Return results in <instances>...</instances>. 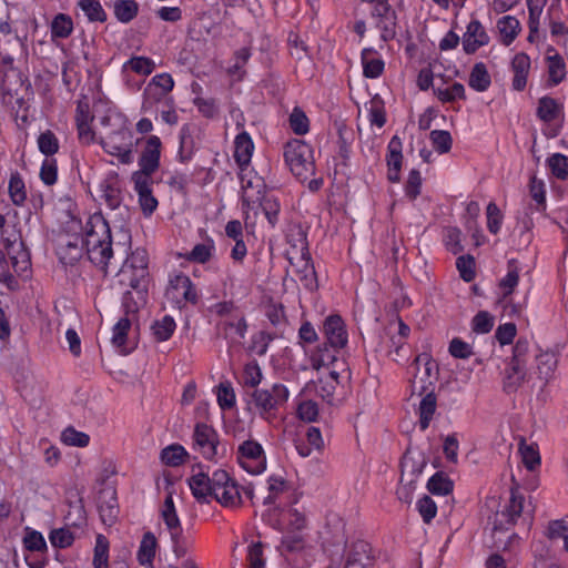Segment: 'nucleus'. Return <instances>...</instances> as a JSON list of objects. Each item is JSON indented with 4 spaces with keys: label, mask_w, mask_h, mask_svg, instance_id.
<instances>
[{
    "label": "nucleus",
    "mask_w": 568,
    "mask_h": 568,
    "mask_svg": "<svg viewBox=\"0 0 568 568\" xmlns=\"http://www.w3.org/2000/svg\"><path fill=\"white\" fill-rule=\"evenodd\" d=\"M68 233L60 234L55 253L64 265L75 264L83 255V248L91 263L105 274L113 257L112 235L108 221L101 213L89 216L84 227L81 220L71 216Z\"/></svg>",
    "instance_id": "1"
},
{
    "label": "nucleus",
    "mask_w": 568,
    "mask_h": 568,
    "mask_svg": "<svg viewBox=\"0 0 568 568\" xmlns=\"http://www.w3.org/2000/svg\"><path fill=\"white\" fill-rule=\"evenodd\" d=\"M189 487L200 504H209L215 499L223 507L235 508L242 504L237 484L223 469L215 470L212 476L197 473L189 478Z\"/></svg>",
    "instance_id": "2"
},
{
    "label": "nucleus",
    "mask_w": 568,
    "mask_h": 568,
    "mask_svg": "<svg viewBox=\"0 0 568 568\" xmlns=\"http://www.w3.org/2000/svg\"><path fill=\"white\" fill-rule=\"evenodd\" d=\"M14 57L0 48V93L2 103L16 112L17 119L28 120V102L19 95L24 85L22 73L13 67Z\"/></svg>",
    "instance_id": "3"
},
{
    "label": "nucleus",
    "mask_w": 568,
    "mask_h": 568,
    "mask_svg": "<svg viewBox=\"0 0 568 568\" xmlns=\"http://www.w3.org/2000/svg\"><path fill=\"white\" fill-rule=\"evenodd\" d=\"M119 283L138 292L146 291L149 283V254L136 247L123 262L118 273Z\"/></svg>",
    "instance_id": "4"
},
{
    "label": "nucleus",
    "mask_w": 568,
    "mask_h": 568,
    "mask_svg": "<svg viewBox=\"0 0 568 568\" xmlns=\"http://www.w3.org/2000/svg\"><path fill=\"white\" fill-rule=\"evenodd\" d=\"M160 517L170 535L173 552L178 558H183L193 547V540L183 531L172 494L169 493L160 509Z\"/></svg>",
    "instance_id": "5"
},
{
    "label": "nucleus",
    "mask_w": 568,
    "mask_h": 568,
    "mask_svg": "<svg viewBox=\"0 0 568 568\" xmlns=\"http://www.w3.org/2000/svg\"><path fill=\"white\" fill-rule=\"evenodd\" d=\"M285 163L291 172L301 181L307 180L315 173L313 149L302 140H291L284 146Z\"/></svg>",
    "instance_id": "6"
},
{
    "label": "nucleus",
    "mask_w": 568,
    "mask_h": 568,
    "mask_svg": "<svg viewBox=\"0 0 568 568\" xmlns=\"http://www.w3.org/2000/svg\"><path fill=\"white\" fill-rule=\"evenodd\" d=\"M192 439L193 450L200 453L206 460L217 462L227 455L226 444L220 440L217 432L211 425L195 424Z\"/></svg>",
    "instance_id": "7"
},
{
    "label": "nucleus",
    "mask_w": 568,
    "mask_h": 568,
    "mask_svg": "<svg viewBox=\"0 0 568 568\" xmlns=\"http://www.w3.org/2000/svg\"><path fill=\"white\" fill-rule=\"evenodd\" d=\"M251 397L248 405H253L258 415L268 419L274 412L284 405L290 396V392L284 384H273L271 389L255 388L247 393Z\"/></svg>",
    "instance_id": "8"
},
{
    "label": "nucleus",
    "mask_w": 568,
    "mask_h": 568,
    "mask_svg": "<svg viewBox=\"0 0 568 568\" xmlns=\"http://www.w3.org/2000/svg\"><path fill=\"white\" fill-rule=\"evenodd\" d=\"M532 513L534 509L530 505H525V498L518 488H511L510 498L499 514V524L517 525L520 521L526 528H529L532 523Z\"/></svg>",
    "instance_id": "9"
},
{
    "label": "nucleus",
    "mask_w": 568,
    "mask_h": 568,
    "mask_svg": "<svg viewBox=\"0 0 568 568\" xmlns=\"http://www.w3.org/2000/svg\"><path fill=\"white\" fill-rule=\"evenodd\" d=\"M240 466L252 475H260L266 469V455L260 443L253 439L243 442L237 448Z\"/></svg>",
    "instance_id": "10"
},
{
    "label": "nucleus",
    "mask_w": 568,
    "mask_h": 568,
    "mask_svg": "<svg viewBox=\"0 0 568 568\" xmlns=\"http://www.w3.org/2000/svg\"><path fill=\"white\" fill-rule=\"evenodd\" d=\"M99 143L110 155L115 156L123 164L132 162V149L134 145L131 129L110 136H100Z\"/></svg>",
    "instance_id": "11"
},
{
    "label": "nucleus",
    "mask_w": 568,
    "mask_h": 568,
    "mask_svg": "<svg viewBox=\"0 0 568 568\" xmlns=\"http://www.w3.org/2000/svg\"><path fill=\"white\" fill-rule=\"evenodd\" d=\"M166 296L179 307L185 306L186 303L196 304L199 301L195 285L184 273H178L170 277Z\"/></svg>",
    "instance_id": "12"
},
{
    "label": "nucleus",
    "mask_w": 568,
    "mask_h": 568,
    "mask_svg": "<svg viewBox=\"0 0 568 568\" xmlns=\"http://www.w3.org/2000/svg\"><path fill=\"white\" fill-rule=\"evenodd\" d=\"M412 367L416 371L412 379V387L414 392L418 389L422 395L429 389V386H433L432 377L436 375V364L430 354L422 353L416 356Z\"/></svg>",
    "instance_id": "13"
},
{
    "label": "nucleus",
    "mask_w": 568,
    "mask_h": 568,
    "mask_svg": "<svg viewBox=\"0 0 568 568\" xmlns=\"http://www.w3.org/2000/svg\"><path fill=\"white\" fill-rule=\"evenodd\" d=\"M161 140L156 135L149 136L145 148L139 159L140 170L132 175H145L152 178V174L159 169L161 154Z\"/></svg>",
    "instance_id": "14"
},
{
    "label": "nucleus",
    "mask_w": 568,
    "mask_h": 568,
    "mask_svg": "<svg viewBox=\"0 0 568 568\" xmlns=\"http://www.w3.org/2000/svg\"><path fill=\"white\" fill-rule=\"evenodd\" d=\"M323 334L328 345L336 352L344 348L348 342V334L344 320L332 314L324 320Z\"/></svg>",
    "instance_id": "15"
},
{
    "label": "nucleus",
    "mask_w": 568,
    "mask_h": 568,
    "mask_svg": "<svg viewBox=\"0 0 568 568\" xmlns=\"http://www.w3.org/2000/svg\"><path fill=\"white\" fill-rule=\"evenodd\" d=\"M287 261L294 268V272L303 287L310 292H315L318 288V281L310 252L305 255H300L295 260L292 258Z\"/></svg>",
    "instance_id": "16"
},
{
    "label": "nucleus",
    "mask_w": 568,
    "mask_h": 568,
    "mask_svg": "<svg viewBox=\"0 0 568 568\" xmlns=\"http://www.w3.org/2000/svg\"><path fill=\"white\" fill-rule=\"evenodd\" d=\"M375 557L372 547L364 540L353 542L346 550L344 568H373Z\"/></svg>",
    "instance_id": "17"
},
{
    "label": "nucleus",
    "mask_w": 568,
    "mask_h": 568,
    "mask_svg": "<svg viewBox=\"0 0 568 568\" xmlns=\"http://www.w3.org/2000/svg\"><path fill=\"white\" fill-rule=\"evenodd\" d=\"M101 199L111 210L119 209L124 194L122 182L115 172H109L100 183Z\"/></svg>",
    "instance_id": "18"
},
{
    "label": "nucleus",
    "mask_w": 568,
    "mask_h": 568,
    "mask_svg": "<svg viewBox=\"0 0 568 568\" xmlns=\"http://www.w3.org/2000/svg\"><path fill=\"white\" fill-rule=\"evenodd\" d=\"M489 42L490 37L484 24L477 19H471L466 27V32L463 36L464 51L467 54H473L479 48L487 45Z\"/></svg>",
    "instance_id": "19"
},
{
    "label": "nucleus",
    "mask_w": 568,
    "mask_h": 568,
    "mask_svg": "<svg viewBox=\"0 0 568 568\" xmlns=\"http://www.w3.org/2000/svg\"><path fill=\"white\" fill-rule=\"evenodd\" d=\"M134 190L139 196V204L145 216H151L158 207V200L153 195V179L145 175H132Z\"/></svg>",
    "instance_id": "20"
},
{
    "label": "nucleus",
    "mask_w": 568,
    "mask_h": 568,
    "mask_svg": "<svg viewBox=\"0 0 568 568\" xmlns=\"http://www.w3.org/2000/svg\"><path fill=\"white\" fill-rule=\"evenodd\" d=\"M98 510L105 526H112L116 521L119 505L114 489L105 488L100 490L98 496Z\"/></svg>",
    "instance_id": "21"
},
{
    "label": "nucleus",
    "mask_w": 568,
    "mask_h": 568,
    "mask_svg": "<svg viewBox=\"0 0 568 568\" xmlns=\"http://www.w3.org/2000/svg\"><path fill=\"white\" fill-rule=\"evenodd\" d=\"M403 143L397 135H394L387 145V179L392 183H397L400 180V170L403 163L402 154Z\"/></svg>",
    "instance_id": "22"
},
{
    "label": "nucleus",
    "mask_w": 568,
    "mask_h": 568,
    "mask_svg": "<svg viewBox=\"0 0 568 568\" xmlns=\"http://www.w3.org/2000/svg\"><path fill=\"white\" fill-rule=\"evenodd\" d=\"M325 444L322 433L318 427L310 426L305 433V439H298L295 442V448L297 454L306 458L313 454V452L322 453Z\"/></svg>",
    "instance_id": "23"
},
{
    "label": "nucleus",
    "mask_w": 568,
    "mask_h": 568,
    "mask_svg": "<svg viewBox=\"0 0 568 568\" xmlns=\"http://www.w3.org/2000/svg\"><path fill=\"white\" fill-rule=\"evenodd\" d=\"M521 31V23L515 16H503L496 22V32L499 42L509 47Z\"/></svg>",
    "instance_id": "24"
},
{
    "label": "nucleus",
    "mask_w": 568,
    "mask_h": 568,
    "mask_svg": "<svg viewBox=\"0 0 568 568\" xmlns=\"http://www.w3.org/2000/svg\"><path fill=\"white\" fill-rule=\"evenodd\" d=\"M286 241L288 244V248L285 252L287 260H295L300 255H305L310 252L306 232L298 225L288 230Z\"/></svg>",
    "instance_id": "25"
},
{
    "label": "nucleus",
    "mask_w": 568,
    "mask_h": 568,
    "mask_svg": "<svg viewBox=\"0 0 568 568\" xmlns=\"http://www.w3.org/2000/svg\"><path fill=\"white\" fill-rule=\"evenodd\" d=\"M537 118L551 124L556 120H564V105L558 100L551 97H541L538 100V106L536 110Z\"/></svg>",
    "instance_id": "26"
},
{
    "label": "nucleus",
    "mask_w": 568,
    "mask_h": 568,
    "mask_svg": "<svg viewBox=\"0 0 568 568\" xmlns=\"http://www.w3.org/2000/svg\"><path fill=\"white\" fill-rule=\"evenodd\" d=\"M530 70V58L524 53H517L511 61L513 89L516 91H523L527 84V78Z\"/></svg>",
    "instance_id": "27"
},
{
    "label": "nucleus",
    "mask_w": 568,
    "mask_h": 568,
    "mask_svg": "<svg viewBox=\"0 0 568 568\" xmlns=\"http://www.w3.org/2000/svg\"><path fill=\"white\" fill-rule=\"evenodd\" d=\"M100 136H110L130 129L129 120L120 112L108 111L100 120Z\"/></svg>",
    "instance_id": "28"
},
{
    "label": "nucleus",
    "mask_w": 568,
    "mask_h": 568,
    "mask_svg": "<svg viewBox=\"0 0 568 568\" xmlns=\"http://www.w3.org/2000/svg\"><path fill=\"white\" fill-rule=\"evenodd\" d=\"M254 144L247 132L236 135L234 141V160L241 169L248 165L253 154Z\"/></svg>",
    "instance_id": "29"
},
{
    "label": "nucleus",
    "mask_w": 568,
    "mask_h": 568,
    "mask_svg": "<svg viewBox=\"0 0 568 568\" xmlns=\"http://www.w3.org/2000/svg\"><path fill=\"white\" fill-rule=\"evenodd\" d=\"M226 338L243 339L246 335L247 323L243 315L232 316L227 320L221 321L217 324Z\"/></svg>",
    "instance_id": "30"
},
{
    "label": "nucleus",
    "mask_w": 568,
    "mask_h": 568,
    "mask_svg": "<svg viewBox=\"0 0 568 568\" xmlns=\"http://www.w3.org/2000/svg\"><path fill=\"white\" fill-rule=\"evenodd\" d=\"M264 182L261 178L245 180L242 178V203L247 209L253 207L264 192Z\"/></svg>",
    "instance_id": "31"
},
{
    "label": "nucleus",
    "mask_w": 568,
    "mask_h": 568,
    "mask_svg": "<svg viewBox=\"0 0 568 568\" xmlns=\"http://www.w3.org/2000/svg\"><path fill=\"white\" fill-rule=\"evenodd\" d=\"M158 540L153 532L146 531L142 536L136 554L138 561L142 566H151L155 557Z\"/></svg>",
    "instance_id": "32"
},
{
    "label": "nucleus",
    "mask_w": 568,
    "mask_h": 568,
    "mask_svg": "<svg viewBox=\"0 0 568 568\" xmlns=\"http://www.w3.org/2000/svg\"><path fill=\"white\" fill-rule=\"evenodd\" d=\"M8 255L12 267L18 275L23 274L30 266V254L26 250L23 242L11 243L8 247Z\"/></svg>",
    "instance_id": "33"
},
{
    "label": "nucleus",
    "mask_w": 568,
    "mask_h": 568,
    "mask_svg": "<svg viewBox=\"0 0 568 568\" xmlns=\"http://www.w3.org/2000/svg\"><path fill=\"white\" fill-rule=\"evenodd\" d=\"M418 406L419 427L422 430L428 428L437 407V398L433 390L425 392Z\"/></svg>",
    "instance_id": "34"
},
{
    "label": "nucleus",
    "mask_w": 568,
    "mask_h": 568,
    "mask_svg": "<svg viewBox=\"0 0 568 568\" xmlns=\"http://www.w3.org/2000/svg\"><path fill=\"white\" fill-rule=\"evenodd\" d=\"M169 100H174L170 94L161 92L150 85H146L143 91L142 110L144 112L158 111V105L163 106L169 103Z\"/></svg>",
    "instance_id": "35"
},
{
    "label": "nucleus",
    "mask_w": 568,
    "mask_h": 568,
    "mask_svg": "<svg viewBox=\"0 0 568 568\" xmlns=\"http://www.w3.org/2000/svg\"><path fill=\"white\" fill-rule=\"evenodd\" d=\"M373 49H364L362 52L363 74L369 79H376L382 75L385 63L381 58L374 57Z\"/></svg>",
    "instance_id": "36"
},
{
    "label": "nucleus",
    "mask_w": 568,
    "mask_h": 568,
    "mask_svg": "<svg viewBox=\"0 0 568 568\" xmlns=\"http://www.w3.org/2000/svg\"><path fill=\"white\" fill-rule=\"evenodd\" d=\"M548 68V81L550 85H558L566 78V62L564 58L555 52L552 55L546 57Z\"/></svg>",
    "instance_id": "37"
},
{
    "label": "nucleus",
    "mask_w": 568,
    "mask_h": 568,
    "mask_svg": "<svg viewBox=\"0 0 568 568\" xmlns=\"http://www.w3.org/2000/svg\"><path fill=\"white\" fill-rule=\"evenodd\" d=\"M491 83L490 75L483 62L476 63L469 74L468 84L477 92L486 91Z\"/></svg>",
    "instance_id": "38"
},
{
    "label": "nucleus",
    "mask_w": 568,
    "mask_h": 568,
    "mask_svg": "<svg viewBox=\"0 0 568 568\" xmlns=\"http://www.w3.org/2000/svg\"><path fill=\"white\" fill-rule=\"evenodd\" d=\"M426 466V462L424 458H420L419 460H415L414 458L409 456H404L400 467H402V475H400V481L408 480V484H413L418 476L423 473L424 467Z\"/></svg>",
    "instance_id": "39"
},
{
    "label": "nucleus",
    "mask_w": 568,
    "mask_h": 568,
    "mask_svg": "<svg viewBox=\"0 0 568 568\" xmlns=\"http://www.w3.org/2000/svg\"><path fill=\"white\" fill-rule=\"evenodd\" d=\"M130 329L131 321L128 317L120 318L112 328V345L125 354L130 352L126 348V338Z\"/></svg>",
    "instance_id": "40"
},
{
    "label": "nucleus",
    "mask_w": 568,
    "mask_h": 568,
    "mask_svg": "<svg viewBox=\"0 0 568 568\" xmlns=\"http://www.w3.org/2000/svg\"><path fill=\"white\" fill-rule=\"evenodd\" d=\"M195 150L192 126L184 124L180 130L179 159L181 162L190 161Z\"/></svg>",
    "instance_id": "41"
},
{
    "label": "nucleus",
    "mask_w": 568,
    "mask_h": 568,
    "mask_svg": "<svg viewBox=\"0 0 568 568\" xmlns=\"http://www.w3.org/2000/svg\"><path fill=\"white\" fill-rule=\"evenodd\" d=\"M519 454L525 467L529 470H535L540 466V455L536 444H527L524 438L519 442Z\"/></svg>",
    "instance_id": "42"
},
{
    "label": "nucleus",
    "mask_w": 568,
    "mask_h": 568,
    "mask_svg": "<svg viewBox=\"0 0 568 568\" xmlns=\"http://www.w3.org/2000/svg\"><path fill=\"white\" fill-rule=\"evenodd\" d=\"M519 282V266L516 260L507 263V274L500 280L499 287L503 290L504 298L510 295Z\"/></svg>",
    "instance_id": "43"
},
{
    "label": "nucleus",
    "mask_w": 568,
    "mask_h": 568,
    "mask_svg": "<svg viewBox=\"0 0 568 568\" xmlns=\"http://www.w3.org/2000/svg\"><path fill=\"white\" fill-rule=\"evenodd\" d=\"M78 7L83 11L90 22H105L108 14L98 0H79Z\"/></svg>",
    "instance_id": "44"
},
{
    "label": "nucleus",
    "mask_w": 568,
    "mask_h": 568,
    "mask_svg": "<svg viewBox=\"0 0 568 568\" xmlns=\"http://www.w3.org/2000/svg\"><path fill=\"white\" fill-rule=\"evenodd\" d=\"M8 192H9L11 202L16 206L23 205V203L27 199V191H26V185H24L23 179L21 178L19 172L11 173L10 180H9Z\"/></svg>",
    "instance_id": "45"
},
{
    "label": "nucleus",
    "mask_w": 568,
    "mask_h": 568,
    "mask_svg": "<svg viewBox=\"0 0 568 568\" xmlns=\"http://www.w3.org/2000/svg\"><path fill=\"white\" fill-rule=\"evenodd\" d=\"M454 484L450 478L443 471L434 474L427 483V489L433 495L445 496L453 491Z\"/></svg>",
    "instance_id": "46"
},
{
    "label": "nucleus",
    "mask_w": 568,
    "mask_h": 568,
    "mask_svg": "<svg viewBox=\"0 0 568 568\" xmlns=\"http://www.w3.org/2000/svg\"><path fill=\"white\" fill-rule=\"evenodd\" d=\"M139 6L134 0H116L114 16L122 23L131 22L138 14Z\"/></svg>",
    "instance_id": "47"
},
{
    "label": "nucleus",
    "mask_w": 568,
    "mask_h": 568,
    "mask_svg": "<svg viewBox=\"0 0 568 568\" xmlns=\"http://www.w3.org/2000/svg\"><path fill=\"white\" fill-rule=\"evenodd\" d=\"M214 252V241L212 239H207L205 242L194 245V247L187 254V260L191 262L204 264L211 260Z\"/></svg>",
    "instance_id": "48"
},
{
    "label": "nucleus",
    "mask_w": 568,
    "mask_h": 568,
    "mask_svg": "<svg viewBox=\"0 0 568 568\" xmlns=\"http://www.w3.org/2000/svg\"><path fill=\"white\" fill-rule=\"evenodd\" d=\"M262 207L268 223L272 226H275V224L278 221V213H280V203L278 200L271 194H266L263 192L261 194V199L256 202Z\"/></svg>",
    "instance_id": "49"
},
{
    "label": "nucleus",
    "mask_w": 568,
    "mask_h": 568,
    "mask_svg": "<svg viewBox=\"0 0 568 568\" xmlns=\"http://www.w3.org/2000/svg\"><path fill=\"white\" fill-rule=\"evenodd\" d=\"M73 31V21L71 17L64 13H59L54 17L51 23L52 38L67 39Z\"/></svg>",
    "instance_id": "50"
},
{
    "label": "nucleus",
    "mask_w": 568,
    "mask_h": 568,
    "mask_svg": "<svg viewBox=\"0 0 568 568\" xmlns=\"http://www.w3.org/2000/svg\"><path fill=\"white\" fill-rule=\"evenodd\" d=\"M176 324L173 317L165 315L160 321L154 322L151 326L154 338L158 342L168 341L174 333Z\"/></svg>",
    "instance_id": "51"
},
{
    "label": "nucleus",
    "mask_w": 568,
    "mask_h": 568,
    "mask_svg": "<svg viewBox=\"0 0 568 568\" xmlns=\"http://www.w3.org/2000/svg\"><path fill=\"white\" fill-rule=\"evenodd\" d=\"M547 165L551 174L558 180H568V156L554 153L547 159Z\"/></svg>",
    "instance_id": "52"
},
{
    "label": "nucleus",
    "mask_w": 568,
    "mask_h": 568,
    "mask_svg": "<svg viewBox=\"0 0 568 568\" xmlns=\"http://www.w3.org/2000/svg\"><path fill=\"white\" fill-rule=\"evenodd\" d=\"M39 151L48 158H51L58 153L60 143L57 135L51 131L47 130L38 136Z\"/></svg>",
    "instance_id": "53"
},
{
    "label": "nucleus",
    "mask_w": 568,
    "mask_h": 568,
    "mask_svg": "<svg viewBox=\"0 0 568 568\" xmlns=\"http://www.w3.org/2000/svg\"><path fill=\"white\" fill-rule=\"evenodd\" d=\"M23 546L27 550L32 552H44L48 550V546L43 535L34 529L29 527L26 528V534L23 537Z\"/></svg>",
    "instance_id": "54"
},
{
    "label": "nucleus",
    "mask_w": 568,
    "mask_h": 568,
    "mask_svg": "<svg viewBox=\"0 0 568 568\" xmlns=\"http://www.w3.org/2000/svg\"><path fill=\"white\" fill-rule=\"evenodd\" d=\"M525 362L510 361L506 371V387L516 389L525 379Z\"/></svg>",
    "instance_id": "55"
},
{
    "label": "nucleus",
    "mask_w": 568,
    "mask_h": 568,
    "mask_svg": "<svg viewBox=\"0 0 568 568\" xmlns=\"http://www.w3.org/2000/svg\"><path fill=\"white\" fill-rule=\"evenodd\" d=\"M187 453L181 445H171L162 449L161 460L164 465L175 467L184 463Z\"/></svg>",
    "instance_id": "56"
},
{
    "label": "nucleus",
    "mask_w": 568,
    "mask_h": 568,
    "mask_svg": "<svg viewBox=\"0 0 568 568\" xmlns=\"http://www.w3.org/2000/svg\"><path fill=\"white\" fill-rule=\"evenodd\" d=\"M94 568H109V541L103 535H98L93 555Z\"/></svg>",
    "instance_id": "57"
},
{
    "label": "nucleus",
    "mask_w": 568,
    "mask_h": 568,
    "mask_svg": "<svg viewBox=\"0 0 568 568\" xmlns=\"http://www.w3.org/2000/svg\"><path fill=\"white\" fill-rule=\"evenodd\" d=\"M435 95L442 102H454L456 100H465V88L459 82H454L449 88H436Z\"/></svg>",
    "instance_id": "58"
},
{
    "label": "nucleus",
    "mask_w": 568,
    "mask_h": 568,
    "mask_svg": "<svg viewBox=\"0 0 568 568\" xmlns=\"http://www.w3.org/2000/svg\"><path fill=\"white\" fill-rule=\"evenodd\" d=\"M74 534L68 527L52 529L49 534V540L55 548H68L74 542Z\"/></svg>",
    "instance_id": "59"
},
{
    "label": "nucleus",
    "mask_w": 568,
    "mask_h": 568,
    "mask_svg": "<svg viewBox=\"0 0 568 568\" xmlns=\"http://www.w3.org/2000/svg\"><path fill=\"white\" fill-rule=\"evenodd\" d=\"M217 403L222 409H231L236 404V397L231 382H221L217 386Z\"/></svg>",
    "instance_id": "60"
},
{
    "label": "nucleus",
    "mask_w": 568,
    "mask_h": 568,
    "mask_svg": "<svg viewBox=\"0 0 568 568\" xmlns=\"http://www.w3.org/2000/svg\"><path fill=\"white\" fill-rule=\"evenodd\" d=\"M547 537L551 541L564 540V549L568 551V521L552 520L547 527Z\"/></svg>",
    "instance_id": "61"
},
{
    "label": "nucleus",
    "mask_w": 568,
    "mask_h": 568,
    "mask_svg": "<svg viewBox=\"0 0 568 568\" xmlns=\"http://www.w3.org/2000/svg\"><path fill=\"white\" fill-rule=\"evenodd\" d=\"M456 267L459 272V276L467 283L471 282L476 277V263L475 258L470 254L462 255L456 260Z\"/></svg>",
    "instance_id": "62"
},
{
    "label": "nucleus",
    "mask_w": 568,
    "mask_h": 568,
    "mask_svg": "<svg viewBox=\"0 0 568 568\" xmlns=\"http://www.w3.org/2000/svg\"><path fill=\"white\" fill-rule=\"evenodd\" d=\"M446 248L453 254H458L464 250L462 245V232L458 227L448 226L443 234Z\"/></svg>",
    "instance_id": "63"
},
{
    "label": "nucleus",
    "mask_w": 568,
    "mask_h": 568,
    "mask_svg": "<svg viewBox=\"0 0 568 568\" xmlns=\"http://www.w3.org/2000/svg\"><path fill=\"white\" fill-rule=\"evenodd\" d=\"M262 382V371L256 362L247 363L244 366L242 383L244 387H250L253 389L257 388L258 384Z\"/></svg>",
    "instance_id": "64"
}]
</instances>
